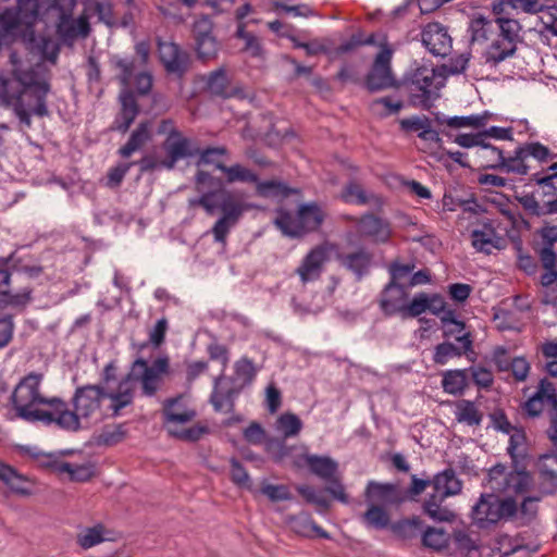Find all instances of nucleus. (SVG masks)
Returning <instances> with one entry per match:
<instances>
[{
    "label": "nucleus",
    "mask_w": 557,
    "mask_h": 557,
    "mask_svg": "<svg viewBox=\"0 0 557 557\" xmlns=\"http://www.w3.org/2000/svg\"><path fill=\"white\" fill-rule=\"evenodd\" d=\"M42 379V373L29 372L15 386L10 403L16 418L29 423L55 424L67 432L83 430L84 426L76 413L67 408V404L61 397H47L41 394Z\"/></svg>",
    "instance_id": "1"
},
{
    "label": "nucleus",
    "mask_w": 557,
    "mask_h": 557,
    "mask_svg": "<svg viewBox=\"0 0 557 557\" xmlns=\"http://www.w3.org/2000/svg\"><path fill=\"white\" fill-rule=\"evenodd\" d=\"M194 184L199 196L189 198L188 207L190 209L202 208L208 215L221 211V216L212 227V234L216 243L225 244L230 228L239 222L245 211L251 206L243 202L237 193L224 188L219 176H214L208 171L198 169Z\"/></svg>",
    "instance_id": "2"
},
{
    "label": "nucleus",
    "mask_w": 557,
    "mask_h": 557,
    "mask_svg": "<svg viewBox=\"0 0 557 557\" xmlns=\"http://www.w3.org/2000/svg\"><path fill=\"white\" fill-rule=\"evenodd\" d=\"M10 61L13 64L11 70L13 85L9 88L3 106L11 108L20 123L29 128L32 115L40 119L50 115L47 97L51 91V84L46 78L41 79L34 67L24 70L17 66L21 62L16 52L10 54Z\"/></svg>",
    "instance_id": "3"
},
{
    "label": "nucleus",
    "mask_w": 557,
    "mask_h": 557,
    "mask_svg": "<svg viewBox=\"0 0 557 557\" xmlns=\"http://www.w3.org/2000/svg\"><path fill=\"white\" fill-rule=\"evenodd\" d=\"M52 0H16V5L5 8L1 13L12 21L13 28L20 35V41L30 53H38L45 60L55 63L60 46L53 44L50 37L37 35L35 24L42 20L53 8H48Z\"/></svg>",
    "instance_id": "4"
},
{
    "label": "nucleus",
    "mask_w": 557,
    "mask_h": 557,
    "mask_svg": "<svg viewBox=\"0 0 557 557\" xmlns=\"http://www.w3.org/2000/svg\"><path fill=\"white\" fill-rule=\"evenodd\" d=\"M276 212L274 225L284 236L293 239H302L318 232L325 220V213L314 201L299 205L295 218L284 208H278Z\"/></svg>",
    "instance_id": "5"
},
{
    "label": "nucleus",
    "mask_w": 557,
    "mask_h": 557,
    "mask_svg": "<svg viewBox=\"0 0 557 557\" xmlns=\"http://www.w3.org/2000/svg\"><path fill=\"white\" fill-rule=\"evenodd\" d=\"M300 460L305 461V465L312 474L325 482L324 492L342 504H349V496L345 492V485L336 460L329 456L302 454L295 461V466L298 468L302 467Z\"/></svg>",
    "instance_id": "6"
},
{
    "label": "nucleus",
    "mask_w": 557,
    "mask_h": 557,
    "mask_svg": "<svg viewBox=\"0 0 557 557\" xmlns=\"http://www.w3.org/2000/svg\"><path fill=\"white\" fill-rule=\"evenodd\" d=\"M170 372V358L164 355L158 357L150 366L143 358H136L127 374L122 377V384L131 382H140L141 394L147 397H153L159 391V383L162 374Z\"/></svg>",
    "instance_id": "7"
},
{
    "label": "nucleus",
    "mask_w": 557,
    "mask_h": 557,
    "mask_svg": "<svg viewBox=\"0 0 557 557\" xmlns=\"http://www.w3.org/2000/svg\"><path fill=\"white\" fill-rule=\"evenodd\" d=\"M77 0H52L48 8L59 12L57 35L65 46H73L77 37L86 38L90 34V24L86 16L72 17Z\"/></svg>",
    "instance_id": "8"
},
{
    "label": "nucleus",
    "mask_w": 557,
    "mask_h": 557,
    "mask_svg": "<svg viewBox=\"0 0 557 557\" xmlns=\"http://www.w3.org/2000/svg\"><path fill=\"white\" fill-rule=\"evenodd\" d=\"M393 49L386 44L375 55L368 73L363 77L362 86L370 92L375 94L388 88L399 89L400 84L392 70Z\"/></svg>",
    "instance_id": "9"
},
{
    "label": "nucleus",
    "mask_w": 557,
    "mask_h": 557,
    "mask_svg": "<svg viewBox=\"0 0 557 557\" xmlns=\"http://www.w3.org/2000/svg\"><path fill=\"white\" fill-rule=\"evenodd\" d=\"M213 23L208 15H201L194 23V40L196 57L201 62H208L218 58L221 42L212 33Z\"/></svg>",
    "instance_id": "10"
},
{
    "label": "nucleus",
    "mask_w": 557,
    "mask_h": 557,
    "mask_svg": "<svg viewBox=\"0 0 557 557\" xmlns=\"http://www.w3.org/2000/svg\"><path fill=\"white\" fill-rule=\"evenodd\" d=\"M106 399V387L103 385L86 384L77 386L71 399L72 412H75L78 421L90 418L101 408Z\"/></svg>",
    "instance_id": "11"
},
{
    "label": "nucleus",
    "mask_w": 557,
    "mask_h": 557,
    "mask_svg": "<svg viewBox=\"0 0 557 557\" xmlns=\"http://www.w3.org/2000/svg\"><path fill=\"white\" fill-rule=\"evenodd\" d=\"M22 449L30 455L33 458H38L39 456H44L49 458L48 461L41 463V467L45 469H49L55 473H67L69 480L71 482H89L96 475V466L92 462H87L83 465H73L67 461H60L54 458V454L52 453H30L29 447H22Z\"/></svg>",
    "instance_id": "12"
},
{
    "label": "nucleus",
    "mask_w": 557,
    "mask_h": 557,
    "mask_svg": "<svg viewBox=\"0 0 557 557\" xmlns=\"http://www.w3.org/2000/svg\"><path fill=\"white\" fill-rule=\"evenodd\" d=\"M161 147L165 152L164 159L159 161L153 154H145L138 161H133L134 165L139 166L140 174L151 173L162 168L173 170L180 160L189 158L184 141L172 144L169 140H163Z\"/></svg>",
    "instance_id": "13"
},
{
    "label": "nucleus",
    "mask_w": 557,
    "mask_h": 557,
    "mask_svg": "<svg viewBox=\"0 0 557 557\" xmlns=\"http://www.w3.org/2000/svg\"><path fill=\"white\" fill-rule=\"evenodd\" d=\"M422 45L435 57L445 58L453 48V39L448 29L440 22H430L421 32Z\"/></svg>",
    "instance_id": "14"
},
{
    "label": "nucleus",
    "mask_w": 557,
    "mask_h": 557,
    "mask_svg": "<svg viewBox=\"0 0 557 557\" xmlns=\"http://www.w3.org/2000/svg\"><path fill=\"white\" fill-rule=\"evenodd\" d=\"M356 226L362 237L371 238L376 244L388 243L392 236L391 223L372 212L362 214Z\"/></svg>",
    "instance_id": "15"
},
{
    "label": "nucleus",
    "mask_w": 557,
    "mask_h": 557,
    "mask_svg": "<svg viewBox=\"0 0 557 557\" xmlns=\"http://www.w3.org/2000/svg\"><path fill=\"white\" fill-rule=\"evenodd\" d=\"M363 496L366 503H381L382 506H397L405 503L401 490L394 483L369 481Z\"/></svg>",
    "instance_id": "16"
},
{
    "label": "nucleus",
    "mask_w": 557,
    "mask_h": 557,
    "mask_svg": "<svg viewBox=\"0 0 557 557\" xmlns=\"http://www.w3.org/2000/svg\"><path fill=\"white\" fill-rule=\"evenodd\" d=\"M119 100L121 108L109 131L125 134L140 113V107L134 91L129 89L122 90Z\"/></svg>",
    "instance_id": "17"
},
{
    "label": "nucleus",
    "mask_w": 557,
    "mask_h": 557,
    "mask_svg": "<svg viewBox=\"0 0 557 557\" xmlns=\"http://www.w3.org/2000/svg\"><path fill=\"white\" fill-rule=\"evenodd\" d=\"M456 342L460 346L449 341L437 344L434 348L433 362L444 366L453 358H460L463 355H468V352H472V334L470 332L456 336Z\"/></svg>",
    "instance_id": "18"
},
{
    "label": "nucleus",
    "mask_w": 557,
    "mask_h": 557,
    "mask_svg": "<svg viewBox=\"0 0 557 557\" xmlns=\"http://www.w3.org/2000/svg\"><path fill=\"white\" fill-rule=\"evenodd\" d=\"M409 294L407 286L401 283H395L389 286V282L384 286L380 294V308L385 317L401 314Z\"/></svg>",
    "instance_id": "19"
},
{
    "label": "nucleus",
    "mask_w": 557,
    "mask_h": 557,
    "mask_svg": "<svg viewBox=\"0 0 557 557\" xmlns=\"http://www.w3.org/2000/svg\"><path fill=\"white\" fill-rule=\"evenodd\" d=\"M424 520L419 516L403 517L393 521L391 525L392 537L403 545H412L421 536Z\"/></svg>",
    "instance_id": "20"
},
{
    "label": "nucleus",
    "mask_w": 557,
    "mask_h": 557,
    "mask_svg": "<svg viewBox=\"0 0 557 557\" xmlns=\"http://www.w3.org/2000/svg\"><path fill=\"white\" fill-rule=\"evenodd\" d=\"M529 143L519 146L513 151V156L506 158L502 157L500 162L495 163H483L480 165L481 170H494L504 171L506 173H516L519 175H527L529 173V165L524 163V160L530 157Z\"/></svg>",
    "instance_id": "21"
},
{
    "label": "nucleus",
    "mask_w": 557,
    "mask_h": 557,
    "mask_svg": "<svg viewBox=\"0 0 557 557\" xmlns=\"http://www.w3.org/2000/svg\"><path fill=\"white\" fill-rule=\"evenodd\" d=\"M497 502L498 496L491 493L481 494L478 503L472 507L471 517L480 529H487L497 524Z\"/></svg>",
    "instance_id": "22"
},
{
    "label": "nucleus",
    "mask_w": 557,
    "mask_h": 557,
    "mask_svg": "<svg viewBox=\"0 0 557 557\" xmlns=\"http://www.w3.org/2000/svg\"><path fill=\"white\" fill-rule=\"evenodd\" d=\"M338 262L348 271L354 273L357 281H361L369 274L373 255L364 248L348 253H337Z\"/></svg>",
    "instance_id": "23"
},
{
    "label": "nucleus",
    "mask_w": 557,
    "mask_h": 557,
    "mask_svg": "<svg viewBox=\"0 0 557 557\" xmlns=\"http://www.w3.org/2000/svg\"><path fill=\"white\" fill-rule=\"evenodd\" d=\"M203 79L206 81V90L213 97L230 99L240 92L239 88L231 86V79L225 66H220L210 72Z\"/></svg>",
    "instance_id": "24"
},
{
    "label": "nucleus",
    "mask_w": 557,
    "mask_h": 557,
    "mask_svg": "<svg viewBox=\"0 0 557 557\" xmlns=\"http://www.w3.org/2000/svg\"><path fill=\"white\" fill-rule=\"evenodd\" d=\"M327 258V250L322 245L312 248L304 258L296 272L299 274L302 283L313 281L320 277L322 264Z\"/></svg>",
    "instance_id": "25"
},
{
    "label": "nucleus",
    "mask_w": 557,
    "mask_h": 557,
    "mask_svg": "<svg viewBox=\"0 0 557 557\" xmlns=\"http://www.w3.org/2000/svg\"><path fill=\"white\" fill-rule=\"evenodd\" d=\"M528 460L511 461L512 470L506 474L503 488H512L516 494L529 492L533 484V476L527 467Z\"/></svg>",
    "instance_id": "26"
},
{
    "label": "nucleus",
    "mask_w": 557,
    "mask_h": 557,
    "mask_svg": "<svg viewBox=\"0 0 557 557\" xmlns=\"http://www.w3.org/2000/svg\"><path fill=\"white\" fill-rule=\"evenodd\" d=\"M513 191V198L517 200L523 208V210L532 215V216H543L549 214H557V195L544 201V203H540V201L535 198V193H529L525 195H520L517 193V186L512 185L510 187Z\"/></svg>",
    "instance_id": "27"
},
{
    "label": "nucleus",
    "mask_w": 557,
    "mask_h": 557,
    "mask_svg": "<svg viewBox=\"0 0 557 557\" xmlns=\"http://www.w3.org/2000/svg\"><path fill=\"white\" fill-rule=\"evenodd\" d=\"M541 237V247L533 246L534 251L539 255L540 260H545V263H550L557 260V252L554 247L557 243V225H550L544 222V225L535 232Z\"/></svg>",
    "instance_id": "28"
},
{
    "label": "nucleus",
    "mask_w": 557,
    "mask_h": 557,
    "mask_svg": "<svg viewBox=\"0 0 557 557\" xmlns=\"http://www.w3.org/2000/svg\"><path fill=\"white\" fill-rule=\"evenodd\" d=\"M552 456L557 457V449L546 451L539 457L540 488L546 495H553L557 492V474L553 479L549 473H546V471L556 472L557 470V463L554 462Z\"/></svg>",
    "instance_id": "29"
},
{
    "label": "nucleus",
    "mask_w": 557,
    "mask_h": 557,
    "mask_svg": "<svg viewBox=\"0 0 557 557\" xmlns=\"http://www.w3.org/2000/svg\"><path fill=\"white\" fill-rule=\"evenodd\" d=\"M152 122L150 120L141 121L132 132L128 140L122 146L117 153L122 158H129L135 151L139 150L146 143L152 139Z\"/></svg>",
    "instance_id": "30"
},
{
    "label": "nucleus",
    "mask_w": 557,
    "mask_h": 557,
    "mask_svg": "<svg viewBox=\"0 0 557 557\" xmlns=\"http://www.w3.org/2000/svg\"><path fill=\"white\" fill-rule=\"evenodd\" d=\"M451 535L444 528L423 524L420 541L421 545L434 552H443L449 547Z\"/></svg>",
    "instance_id": "31"
},
{
    "label": "nucleus",
    "mask_w": 557,
    "mask_h": 557,
    "mask_svg": "<svg viewBox=\"0 0 557 557\" xmlns=\"http://www.w3.org/2000/svg\"><path fill=\"white\" fill-rule=\"evenodd\" d=\"M442 376V387L447 394L462 396L469 387L468 369L447 370Z\"/></svg>",
    "instance_id": "32"
},
{
    "label": "nucleus",
    "mask_w": 557,
    "mask_h": 557,
    "mask_svg": "<svg viewBox=\"0 0 557 557\" xmlns=\"http://www.w3.org/2000/svg\"><path fill=\"white\" fill-rule=\"evenodd\" d=\"M224 380V375L221 374L214 379L213 391L210 396V404L213 406L214 411L220 412L223 410L224 401L226 403V412H233L235 409V397L240 393L244 387H231L225 392L219 391L221 381Z\"/></svg>",
    "instance_id": "33"
},
{
    "label": "nucleus",
    "mask_w": 557,
    "mask_h": 557,
    "mask_svg": "<svg viewBox=\"0 0 557 557\" xmlns=\"http://www.w3.org/2000/svg\"><path fill=\"white\" fill-rule=\"evenodd\" d=\"M0 481L18 496L32 495V490L24 485L27 481L26 476L21 474L14 467L2 461H0Z\"/></svg>",
    "instance_id": "34"
},
{
    "label": "nucleus",
    "mask_w": 557,
    "mask_h": 557,
    "mask_svg": "<svg viewBox=\"0 0 557 557\" xmlns=\"http://www.w3.org/2000/svg\"><path fill=\"white\" fill-rule=\"evenodd\" d=\"M368 509L362 513V521L369 529L388 530L391 532V517L384 506L367 503Z\"/></svg>",
    "instance_id": "35"
},
{
    "label": "nucleus",
    "mask_w": 557,
    "mask_h": 557,
    "mask_svg": "<svg viewBox=\"0 0 557 557\" xmlns=\"http://www.w3.org/2000/svg\"><path fill=\"white\" fill-rule=\"evenodd\" d=\"M215 169L220 170L222 173L225 174V178L219 177L223 182L224 188H227V184H233L235 182H258V175L239 163L227 166L223 162L218 161L215 163Z\"/></svg>",
    "instance_id": "36"
},
{
    "label": "nucleus",
    "mask_w": 557,
    "mask_h": 557,
    "mask_svg": "<svg viewBox=\"0 0 557 557\" xmlns=\"http://www.w3.org/2000/svg\"><path fill=\"white\" fill-rule=\"evenodd\" d=\"M432 486L435 492H442L443 497H448L459 494L462 483L457 479L455 471L448 468L432 478Z\"/></svg>",
    "instance_id": "37"
},
{
    "label": "nucleus",
    "mask_w": 557,
    "mask_h": 557,
    "mask_svg": "<svg viewBox=\"0 0 557 557\" xmlns=\"http://www.w3.org/2000/svg\"><path fill=\"white\" fill-rule=\"evenodd\" d=\"M183 394H180L164 400L162 414L166 422L184 424L196 418L197 412L195 409H185L182 412H176L174 410V407L183 399Z\"/></svg>",
    "instance_id": "38"
},
{
    "label": "nucleus",
    "mask_w": 557,
    "mask_h": 557,
    "mask_svg": "<svg viewBox=\"0 0 557 557\" xmlns=\"http://www.w3.org/2000/svg\"><path fill=\"white\" fill-rule=\"evenodd\" d=\"M111 400L110 409L112 410V417H117L120 411L129 406L134 399V391L128 384H122V379L119 382L116 391L106 389V399Z\"/></svg>",
    "instance_id": "39"
},
{
    "label": "nucleus",
    "mask_w": 557,
    "mask_h": 557,
    "mask_svg": "<svg viewBox=\"0 0 557 557\" xmlns=\"http://www.w3.org/2000/svg\"><path fill=\"white\" fill-rule=\"evenodd\" d=\"M256 193L258 196L262 198H274V197H283L286 198L293 194H297L298 189L289 187L283 182L280 181H263L256 183Z\"/></svg>",
    "instance_id": "40"
},
{
    "label": "nucleus",
    "mask_w": 557,
    "mask_h": 557,
    "mask_svg": "<svg viewBox=\"0 0 557 557\" xmlns=\"http://www.w3.org/2000/svg\"><path fill=\"white\" fill-rule=\"evenodd\" d=\"M512 434L509 438V445L507 447V454L509 455L511 461L516 460H528L530 458L525 448L520 449L521 447L527 445L528 437L523 426L515 425L512 429Z\"/></svg>",
    "instance_id": "41"
},
{
    "label": "nucleus",
    "mask_w": 557,
    "mask_h": 557,
    "mask_svg": "<svg viewBox=\"0 0 557 557\" xmlns=\"http://www.w3.org/2000/svg\"><path fill=\"white\" fill-rule=\"evenodd\" d=\"M456 420L468 425H480L483 413L475 407L472 400L461 399L457 401Z\"/></svg>",
    "instance_id": "42"
},
{
    "label": "nucleus",
    "mask_w": 557,
    "mask_h": 557,
    "mask_svg": "<svg viewBox=\"0 0 557 557\" xmlns=\"http://www.w3.org/2000/svg\"><path fill=\"white\" fill-rule=\"evenodd\" d=\"M530 183L535 184L539 189L535 193L539 198L544 201L552 199L556 196V181L555 177L544 175V171L532 174L529 178Z\"/></svg>",
    "instance_id": "43"
},
{
    "label": "nucleus",
    "mask_w": 557,
    "mask_h": 557,
    "mask_svg": "<svg viewBox=\"0 0 557 557\" xmlns=\"http://www.w3.org/2000/svg\"><path fill=\"white\" fill-rule=\"evenodd\" d=\"M33 288L25 287L22 292L12 294L9 288L0 293V309L11 306L14 308H25L33 300Z\"/></svg>",
    "instance_id": "44"
},
{
    "label": "nucleus",
    "mask_w": 557,
    "mask_h": 557,
    "mask_svg": "<svg viewBox=\"0 0 557 557\" xmlns=\"http://www.w3.org/2000/svg\"><path fill=\"white\" fill-rule=\"evenodd\" d=\"M127 435L126 430L124 429V424H115L113 426L106 425L102 429V432L95 436V443L98 446H114L125 440Z\"/></svg>",
    "instance_id": "45"
},
{
    "label": "nucleus",
    "mask_w": 557,
    "mask_h": 557,
    "mask_svg": "<svg viewBox=\"0 0 557 557\" xmlns=\"http://www.w3.org/2000/svg\"><path fill=\"white\" fill-rule=\"evenodd\" d=\"M531 397L541 406L547 403L550 406L548 411L557 410V392L554 384L548 379L543 377L539 382L537 389Z\"/></svg>",
    "instance_id": "46"
},
{
    "label": "nucleus",
    "mask_w": 557,
    "mask_h": 557,
    "mask_svg": "<svg viewBox=\"0 0 557 557\" xmlns=\"http://www.w3.org/2000/svg\"><path fill=\"white\" fill-rule=\"evenodd\" d=\"M257 372L258 369L256 368L253 361L246 356L242 357L234 364V380H242L240 387L249 386L253 382Z\"/></svg>",
    "instance_id": "47"
},
{
    "label": "nucleus",
    "mask_w": 557,
    "mask_h": 557,
    "mask_svg": "<svg viewBox=\"0 0 557 557\" xmlns=\"http://www.w3.org/2000/svg\"><path fill=\"white\" fill-rule=\"evenodd\" d=\"M429 294L421 292L413 296L410 301H406L401 318H417L422 313L430 311Z\"/></svg>",
    "instance_id": "48"
},
{
    "label": "nucleus",
    "mask_w": 557,
    "mask_h": 557,
    "mask_svg": "<svg viewBox=\"0 0 557 557\" xmlns=\"http://www.w3.org/2000/svg\"><path fill=\"white\" fill-rule=\"evenodd\" d=\"M157 134H168V137L164 140H169L172 144L184 141L186 149L189 152V158H191V154L195 152L189 150V138L185 137L183 133L175 127L174 121L172 119L161 120L157 128Z\"/></svg>",
    "instance_id": "49"
},
{
    "label": "nucleus",
    "mask_w": 557,
    "mask_h": 557,
    "mask_svg": "<svg viewBox=\"0 0 557 557\" xmlns=\"http://www.w3.org/2000/svg\"><path fill=\"white\" fill-rule=\"evenodd\" d=\"M189 150L196 151L191 154V157L198 156V160L196 161V166L200 168L201 165L212 164L215 166L218 161L214 160L215 156H222L226 153L225 147H207L205 149L199 148L198 146L193 145V141L189 139Z\"/></svg>",
    "instance_id": "50"
},
{
    "label": "nucleus",
    "mask_w": 557,
    "mask_h": 557,
    "mask_svg": "<svg viewBox=\"0 0 557 557\" xmlns=\"http://www.w3.org/2000/svg\"><path fill=\"white\" fill-rule=\"evenodd\" d=\"M297 492L302 496L306 503L314 505L319 512H325L331 508V500L320 493L313 486L299 485Z\"/></svg>",
    "instance_id": "51"
},
{
    "label": "nucleus",
    "mask_w": 557,
    "mask_h": 557,
    "mask_svg": "<svg viewBox=\"0 0 557 557\" xmlns=\"http://www.w3.org/2000/svg\"><path fill=\"white\" fill-rule=\"evenodd\" d=\"M163 66L168 73L175 74L177 77L182 78L189 70L190 55L187 51L181 49L176 55H173Z\"/></svg>",
    "instance_id": "52"
},
{
    "label": "nucleus",
    "mask_w": 557,
    "mask_h": 557,
    "mask_svg": "<svg viewBox=\"0 0 557 557\" xmlns=\"http://www.w3.org/2000/svg\"><path fill=\"white\" fill-rule=\"evenodd\" d=\"M495 23L499 27V37L503 40H515L521 37L520 33L523 27L518 20L508 16H498L495 17Z\"/></svg>",
    "instance_id": "53"
},
{
    "label": "nucleus",
    "mask_w": 557,
    "mask_h": 557,
    "mask_svg": "<svg viewBox=\"0 0 557 557\" xmlns=\"http://www.w3.org/2000/svg\"><path fill=\"white\" fill-rule=\"evenodd\" d=\"M433 83V75H431L430 77H424L423 78V84L421 85V87H419V91H421V94H410L409 95V104L417 108V107H420L421 109L423 110H431V108L433 107V103L431 101V90H430V86L432 85Z\"/></svg>",
    "instance_id": "54"
},
{
    "label": "nucleus",
    "mask_w": 557,
    "mask_h": 557,
    "mask_svg": "<svg viewBox=\"0 0 557 557\" xmlns=\"http://www.w3.org/2000/svg\"><path fill=\"white\" fill-rule=\"evenodd\" d=\"M230 465H231V472H230L231 481L238 487H244V488H247L250 491L252 482L249 478V474H248L246 468L242 465V462L236 457H232L230 459Z\"/></svg>",
    "instance_id": "55"
},
{
    "label": "nucleus",
    "mask_w": 557,
    "mask_h": 557,
    "mask_svg": "<svg viewBox=\"0 0 557 557\" xmlns=\"http://www.w3.org/2000/svg\"><path fill=\"white\" fill-rule=\"evenodd\" d=\"M261 494L265 495L272 503H278L284 500H292L293 494L290 493L289 488L285 484H270L262 482Z\"/></svg>",
    "instance_id": "56"
},
{
    "label": "nucleus",
    "mask_w": 557,
    "mask_h": 557,
    "mask_svg": "<svg viewBox=\"0 0 557 557\" xmlns=\"http://www.w3.org/2000/svg\"><path fill=\"white\" fill-rule=\"evenodd\" d=\"M277 422L284 434V437H292L297 435L302 428L300 418L293 412L282 413L277 419Z\"/></svg>",
    "instance_id": "57"
},
{
    "label": "nucleus",
    "mask_w": 557,
    "mask_h": 557,
    "mask_svg": "<svg viewBox=\"0 0 557 557\" xmlns=\"http://www.w3.org/2000/svg\"><path fill=\"white\" fill-rule=\"evenodd\" d=\"M235 37L245 40V50H249L252 57L262 55V45L253 34L246 30L245 23H238Z\"/></svg>",
    "instance_id": "58"
},
{
    "label": "nucleus",
    "mask_w": 557,
    "mask_h": 557,
    "mask_svg": "<svg viewBox=\"0 0 557 557\" xmlns=\"http://www.w3.org/2000/svg\"><path fill=\"white\" fill-rule=\"evenodd\" d=\"M103 532L104 527L101 523H98L92 528H87L85 534H79L77 536V544L82 548L88 549L104 541Z\"/></svg>",
    "instance_id": "59"
},
{
    "label": "nucleus",
    "mask_w": 557,
    "mask_h": 557,
    "mask_svg": "<svg viewBox=\"0 0 557 557\" xmlns=\"http://www.w3.org/2000/svg\"><path fill=\"white\" fill-rule=\"evenodd\" d=\"M379 106H383V110L379 111L376 114L379 117L385 119L397 114L404 108V102L401 100L393 101L391 96H385L374 99L370 104L373 110Z\"/></svg>",
    "instance_id": "60"
},
{
    "label": "nucleus",
    "mask_w": 557,
    "mask_h": 557,
    "mask_svg": "<svg viewBox=\"0 0 557 557\" xmlns=\"http://www.w3.org/2000/svg\"><path fill=\"white\" fill-rule=\"evenodd\" d=\"M487 115L488 113L485 112L483 115L450 116L447 119V126L451 128H460L466 126L480 128L486 124Z\"/></svg>",
    "instance_id": "61"
},
{
    "label": "nucleus",
    "mask_w": 557,
    "mask_h": 557,
    "mask_svg": "<svg viewBox=\"0 0 557 557\" xmlns=\"http://www.w3.org/2000/svg\"><path fill=\"white\" fill-rule=\"evenodd\" d=\"M491 20L482 14L474 16L469 25V30L471 33L470 42L473 44L474 41L487 40L488 37L486 26L491 25Z\"/></svg>",
    "instance_id": "62"
},
{
    "label": "nucleus",
    "mask_w": 557,
    "mask_h": 557,
    "mask_svg": "<svg viewBox=\"0 0 557 557\" xmlns=\"http://www.w3.org/2000/svg\"><path fill=\"white\" fill-rule=\"evenodd\" d=\"M334 79L338 81L342 85H346L347 83L362 85L363 82L357 66L347 62L343 63L339 71L334 76Z\"/></svg>",
    "instance_id": "63"
},
{
    "label": "nucleus",
    "mask_w": 557,
    "mask_h": 557,
    "mask_svg": "<svg viewBox=\"0 0 557 557\" xmlns=\"http://www.w3.org/2000/svg\"><path fill=\"white\" fill-rule=\"evenodd\" d=\"M468 373H471L473 383L480 388H490L494 383L492 371L483 366H471Z\"/></svg>",
    "instance_id": "64"
}]
</instances>
